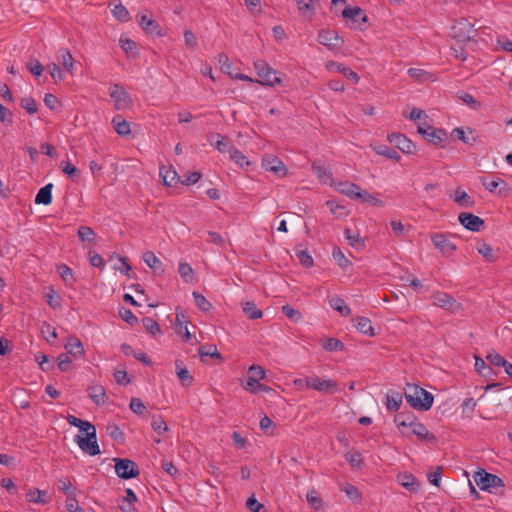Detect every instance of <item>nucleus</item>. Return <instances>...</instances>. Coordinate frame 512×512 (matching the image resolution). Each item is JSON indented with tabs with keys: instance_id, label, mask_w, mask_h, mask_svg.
Listing matches in <instances>:
<instances>
[{
	"instance_id": "1",
	"label": "nucleus",
	"mask_w": 512,
	"mask_h": 512,
	"mask_svg": "<svg viewBox=\"0 0 512 512\" xmlns=\"http://www.w3.org/2000/svg\"><path fill=\"white\" fill-rule=\"evenodd\" d=\"M404 395L409 405L415 409L427 411L433 405V395L416 384H407Z\"/></svg>"
},
{
	"instance_id": "2",
	"label": "nucleus",
	"mask_w": 512,
	"mask_h": 512,
	"mask_svg": "<svg viewBox=\"0 0 512 512\" xmlns=\"http://www.w3.org/2000/svg\"><path fill=\"white\" fill-rule=\"evenodd\" d=\"M253 66L260 78L259 80H255V82L270 87L282 82L281 78L278 76L279 73L264 60L254 61Z\"/></svg>"
},
{
	"instance_id": "3",
	"label": "nucleus",
	"mask_w": 512,
	"mask_h": 512,
	"mask_svg": "<svg viewBox=\"0 0 512 512\" xmlns=\"http://www.w3.org/2000/svg\"><path fill=\"white\" fill-rule=\"evenodd\" d=\"M109 95L114 102V107L116 110L129 109L133 104L131 96L120 84L111 85L109 87Z\"/></svg>"
},
{
	"instance_id": "4",
	"label": "nucleus",
	"mask_w": 512,
	"mask_h": 512,
	"mask_svg": "<svg viewBox=\"0 0 512 512\" xmlns=\"http://www.w3.org/2000/svg\"><path fill=\"white\" fill-rule=\"evenodd\" d=\"M473 479L476 485L483 491L491 492L493 488L504 486L503 480L500 477L487 473L484 470L475 472Z\"/></svg>"
},
{
	"instance_id": "5",
	"label": "nucleus",
	"mask_w": 512,
	"mask_h": 512,
	"mask_svg": "<svg viewBox=\"0 0 512 512\" xmlns=\"http://www.w3.org/2000/svg\"><path fill=\"white\" fill-rule=\"evenodd\" d=\"M115 472L122 479H131L139 475L135 462L129 459L114 458Z\"/></svg>"
},
{
	"instance_id": "6",
	"label": "nucleus",
	"mask_w": 512,
	"mask_h": 512,
	"mask_svg": "<svg viewBox=\"0 0 512 512\" xmlns=\"http://www.w3.org/2000/svg\"><path fill=\"white\" fill-rule=\"evenodd\" d=\"M74 441L77 443L79 448L86 454L95 456L100 454V448L97 442L96 433L90 432L88 436L82 437L80 435L75 436Z\"/></svg>"
},
{
	"instance_id": "7",
	"label": "nucleus",
	"mask_w": 512,
	"mask_h": 512,
	"mask_svg": "<svg viewBox=\"0 0 512 512\" xmlns=\"http://www.w3.org/2000/svg\"><path fill=\"white\" fill-rule=\"evenodd\" d=\"M433 304L442 309L450 312H457L461 309L460 303H458L453 296L448 293L437 291L432 294Z\"/></svg>"
},
{
	"instance_id": "8",
	"label": "nucleus",
	"mask_w": 512,
	"mask_h": 512,
	"mask_svg": "<svg viewBox=\"0 0 512 512\" xmlns=\"http://www.w3.org/2000/svg\"><path fill=\"white\" fill-rule=\"evenodd\" d=\"M417 130L419 134L434 145L440 144L446 137V133L443 130L433 128L427 121L420 122Z\"/></svg>"
},
{
	"instance_id": "9",
	"label": "nucleus",
	"mask_w": 512,
	"mask_h": 512,
	"mask_svg": "<svg viewBox=\"0 0 512 512\" xmlns=\"http://www.w3.org/2000/svg\"><path fill=\"white\" fill-rule=\"evenodd\" d=\"M318 42L331 51H337L343 46V39L333 30H322L318 34Z\"/></svg>"
},
{
	"instance_id": "10",
	"label": "nucleus",
	"mask_w": 512,
	"mask_h": 512,
	"mask_svg": "<svg viewBox=\"0 0 512 512\" xmlns=\"http://www.w3.org/2000/svg\"><path fill=\"white\" fill-rule=\"evenodd\" d=\"M306 388L323 393H334L337 390V383L332 379L322 380L317 376H312L309 377V381H306Z\"/></svg>"
},
{
	"instance_id": "11",
	"label": "nucleus",
	"mask_w": 512,
	"mask_h": 512,
	"mask_svg": "<svg viewBox=\"0 0 512 512\" xmlns=\"http://www.w3.org/2000/svg\"><path fill=\"white\" fill-rule=\"evenodd\" d=\"M483 187L491 193H497L499 195H506L509 191L507 183L499 177H481L480 179Z\"/></svg>"
},
{
	"instance_id": "12",
	"label": "nucleus",
	"mask_w": 512,
	"mask_h": 512,
	"mask_svg": "<svg viewBox=\"0 0 512 512\" xmlns=\"http://www.w3.org/2000/svg\"><path fill=\"white\" fill-rule=\"evenodd\" d=\"M262 167L266 171H269L278 177H284L287 175L288 172L287 167L285 166L283 161L273 156L265 157L262 161Z\"/></svg>"
},
{
	"instance_id": "13",
	"label": "nucleus",
	"mask_w": 512,
	"mask_h": 512,
	"mask_svg": "<svg viewBox=\"0 0 512 512\" xmlns=\"http://www.w3.org/2000/svg\"><path fill=\"white\" fill-rule=\"evenodd\" d=\"M453 29L459 30V33L454 34V37L457 38L459 41H470L475 37L474 27L466 19L459 20L457 24L453 27Z\"/></svg>"
},
{
	"instance_id": "14",
	"label": "nucleus",
	"mask_w": 512,
	"mask_h": 512,
	"mask_svg": "<svg viewBox=\"0 0 512 512\" xmlns=\"http://www.w3.org/2000/svg\"><path fill=\"white\" fill-rule=\"evenodd\" d=\"M458 220L466 229L473 232H479L484 227V220L471 213L459 214Z\"/></svg>"
},
{
	"instance_id": "15",
	"label": "nucleus",
	"mask_w": 512,
	"mask_h": 512,
	"mask_svg": "<svg viewBox=\"0 0 512 512\" xmlns=\"http://www.w3.org/2000/svg\"><path fill=\"white\" fill-rule=\"evenodd\" d=\"M56 59L58 63L61 64L68 73L74 74L76 70V63L68 49L60 48L57 51Z\"/></svg>"
},
{
	"instance_id": "16",
	"label": "nucleus",
	"mask_w": 512,
	"mask_h": 512,
	"mask_svg": "<svg viewBox=\"0 0 512 512\" xmlns=\"http://www.w3.org/2000/svg\"><path fill=\"white\" fill-rule=\"evenodd\" d=\"M326 68L329 71H335V72L343 74L345 77H347L349 80L353 81L354 83H358L360 80V77L358 76V74L356 72H354L349 67H347L341 63H338L335 61H329L326 63Z\"/></svg>"
},
{
	"instance_id": "17",
	"label": "nucleus",
	"mask_w": 512,
	"mask_h": 512,
	"mask_svg": "<svg viewBox=\"0 0 512 512\" xmlns=\"http://www.w3.org/2000/svg\"><path fill=\"white\" fill-rule=\"evenodd\" d=\"M409 428L411 433L416 435L419 439L424 440L426 442H434L436 440L435 436L428 431V429L420 422L416 420H412L409 422Z\"/></svg>"
},
{
	"instance_id": "18",
	"label": "nucleus",
	"mask_w": 512,
	"mask_h": 512,
	"mask_svg": "<svg viewBox=\"0 0 512 512\" xmlns=\"http://www.w3.org/2000/svg\"><path fill=\"white\" fill-rule=\"evenodd\" d=\"M388 140L390 143H393L400 149L403 153H412L414 144L403 134H391L388 136Z\"/></svg>"
},
{
	"instance_id": "19",
	"label": "nucleus",
	"mask_w": 512,
	"mask_h": 512,
	"mask_svg": "<svg viewBox=\"0 0 512 512\" xmlns=\"http://www.w3.org/2000/svg\"><path fill=\"white\" fill-rule=\"evenodd\" d=\"M397 481L399 484L410 492H418L420 483L417 478L410 473H399L397 475Z\"/></svg>"
},
{
	"instance_id": "20",
	"label": "nucleus",
	"mask_w": 512,
	"mask_h": 512,
	"mask_svg": "<svg viewBox=\"0 0 512 512\" xmlns=\"http://www.w3.org/2000/svg\"><path fill=\"white\" fill-rule=\"evenodd\" d=\"M142 259L155 274L160 275L165 272L163 263L152 251H146Z\"/></svg>"
},
{
	"instance_id": "21",
	"label": "nucleus",
	"mask_w": 512,
	"mask_h": 512,
	"mask_svg": "<svg viewBox=\"0 0 512 512\" xmlns=\"http://www.w3.org/2000/svg\"><path fill=\"white\" fill-rule=\"evenodd\" d=\"M431 240L443 254H451L456 248L443 234H433Z\"/></svg>"
},
{
	"instance_id": "22",
	"label": "nucleus",
	"mask_w": 512,
	"mask_h": 512,
	"mask_svg": "<svg viewBox=\"0 0 512 512\" xmlns=\"http://www.w3.org/2000/svg\"><path fill=\"white\" fill-rule=\"evenodd\" d=\"M335 189L351 199H356L360 187L352 182L338 181L333 183Z\"/></svg>"
},
{
	"instance_id": "23",
	"label": "nucleus",
	"mask_w": 512,
	"mask_h": 512,
	"mask_svg": "<svg viewBox=\"0 0 512 512\" xmlns=\"http://www.w3.org/2000/svg\"><path fill=\"white\" fill-rule=\"evenodd\" d=\"M87 390L89 397L96 405H104L107 402L108 398L102 385H92L89 386Z\"/></svg>"
},
{
	"instance_id": "24",
	"label": "nucleus",
	"mask_w": 512,
	"mask_h": 512,
	"mask_svg": "<svg viewBox=\"0 0 512 512\" xmlns=\"http://www.w3.org/2000/svg\"><path fill=\"white\" fill-rule=\"evenodd\" d=\"M402 394L395 390H389L386 394V408L388 411L395 412L400 409L402 404Z\"/></svg>"
},
{
	"instance_id": "25",
	"label": "nucleus",
	"mask_w": 512,
	"mask_h": 512,
	"mask_svg": "<svg viewBox=\"0 0 512 512\" xmlns=\"http://www.w3.org/2000/svg\"><path fill=\"white\" fill-rule=\"evenodd\" d=\"M65 349L67 350L68 354L77 359L81 358L85 353L81 341L76 337H70L68 339V342L65 344Z\"/></svg>"
},
{
	"instance_id": "26",
	"label": "nucleus",
	"mask_w": 512,
	"mask_h": 512,
	"mask_svg": "<svg viewBox=\"0 0 512 512\" xmlns=\"http://www.w3.org/2000/svg\"><path fill=\"white\" fill-rule=\"evenodd\" d=\"M328 303L333 310L337 311L342 316H348L351 313L349 306L339 296H329Z\"/></svg>"
},
{
	"instance_id": "27",
	"label": "nucleus",
	"mask_w": 512,
	"mask_h": 512,
	"mask_svg": "<svg viewBox=\"0 0 512 512\" xmlns=\"http://www.w3.org/2000/svg\"><path fill=\"white\" fill-rule=\"evenodd\" d=\"M354 326L360 333L366 336H375V330L372 326L371 320L366 317H357L355 319Z\"/></svg>"
},
{
	"instance_id": "28",
	"label": "nucleus",
	"mask_w": 512,
	"mask_h": 512,
	"mask_svg": "<svg viewBox=\"0 0 512 512\" xmlns=\"http://www.w3.org/2000/svg\"><path fill=\"white\" fill-rule=\"evenodd\" d=\"M52 189L53 184L48 183L44 187H42L36 197H35V203L36 204H43V205H49L52 202Z\"/></svg>"
},
{
	"instance_id": "29",
	"label": "nucleus",
	"mask_w": 512,
	"mask_h": 512,
	"mask_svg": "<svg viewBox=\"0 0 512 512\" xmlns=\"http://www.w3.org/2000/svg\"><path fill=\"white\" fill-rule=\"evenodd\" d=\"M453 199L458 205L464 208H470L475 203L473 198L460 188L455 190Z\"/></svg>"
},
{
	"instance_id": "30",
	"label": "nucleus",
	"mask_w": 512,
	"mask_h": 512,
	"mask_svg": "<svg viewBox=\"0 0 512 512\" xmlns=\"http://www.w3.org/2000/svg\"><path fill=\"white\" fill-rule=\"evenodd\" d=\"M342 16L348 20H351L353 23H357L358 25L359 20L365 22L367 19L359 7L345 8L342 12Z\"/></svg>"
},
{
	"instance_id": "31",
	"label": "nucleus",
	"mask_w": 512,
	"mask_h": 512,
	"mask_svg": "<svg viewBox=\"0 0 512 512\" xmlns=\"http://www.w3.org/2000/svg\"><path fill=\"white\" fill-rule=\"evenodd\" d=\"M407 74L415 79V80H418V81H434L435 80V77L433 76V74L423 70V69H420V68H409L408 71H407Z\"/></svg>"
},
{
	"instance_id": "32",
	"label": "nucleus",
	"mask_w": 512,
	"mask_h": 512,
	"mask_svg": "<svg viewBox=\"0 0 512 512\" xmlns=\"http://www.w3.org/2000/svg\"><path fill=\"white\" fill-rule=\"evenodd\" d=\"M112 123L114 125V129L120 136H127L130 134V125L124 120L121 116H116L113 118Z\"/></svg>"
},
{
	"instance_id": "33",
	"label": "nucleus",
	"mask_w": 512,
	"mask_h": 512,
	"mask_svg": "<svg viewBox=\"0 0 512 512\" xmlns=\"http://www.w3.org/2000/svg\"><path fill=\"white\" fill-rule=\"evenodd\" d=\"M243 312L249 319L255 320L262 317L263 313L258 309L254 302L247 301L242 304Z\"/></svg>"
},
{
	"instance_id": "34",
	"label": "nucleus",
	"mask_w": 512,
	"mask_h": 512,
	"mask_svg": "<svg viewBox=\"0 0 512 512\" xmlns=\"http://www.w3.org/2000/svg\"><path fill=\"white\" fill-rule=\"evenodd\" d=\"M298 5L300 14L312 17L315 13V4L319 0H309V3H304V0H295Z\"/></svg>"
},
{
	"instance_id": "35",
	"label": "nucleus",
	"mask_w": 512,
	"mask_h": 512,
	"mask_svg": "<svg viewBox=\"0 0 512 512\" xmlns=\"http://www.w3.org/2000/svg\"><path fill=\"white\" fill-rule=\"evenodd\" d=\"M344 235L346 240L352 247L359 249L364 246V241L360 237L358 232H353L350 229H345Z\"/></svg>"
},
{
	"instance_id": "36",
	"label": "nucleus",
	"mask_w": 512,
	"mask_h": 512,
	"mask_svg": "<svg viewBox=\"0 0 512 512\" xmlns=\"http://www.w3.org/2000/svg\"><path fill=\"white\" fill-rule=\"evenodd\" d=\"M356 199H361L365 203H369L372 206L381 207L383 206V201L379 198L375 197L374 195L370 194L369 192L365 190L359 189V192L357 193Z\"/></svg>"
},
{
	"instance_id": "37",
	"label": "nucleus",
	"mask_w": 512,
	"mask_h": 512,
	"mask_svg": "<svg viewBox=\"0 0 512 512\" xmlns=\"http://www.w3.org/2000/svg\"><path fill=\"white\" fill-rule=\"evenodd\" d=\"M178 272L184 282L192 283L194 282V270L193 268L186 262H181L178 267Z\"/></svg>"
},
{
	"instance_id": "38",
	"label": "nucleus",
	"mask_w": 512,
	"mask_h": 512,
	"mask_svg": "<svg viewBox=\"0 0 512 512\" xmlns=\"http://www.w3.org/2000/svg\"><path fill=\"white\" fill-rule=\"evenodd\" d=\"M45 494H46V491H42V490H39L36 488L30 489L26 493V499L32 503L45 504V503H47V500L44 498Z\"/></svg>"
},
{
	"instance_id": "39",
	"label": "nucleus",
	"mask_w": 512,
	"mask_h": 512,
	"mask_svg": "<svg viewBox=\"0 0 512 512\" xmlns=\"http://www.w3.org/2000/svg\"><path fill=\"white\" fill-rule=\"evenodd\" d=\"M77 235L82 242H88L89 244L95 243V233L88 226H80Z\"/></svg>"
},
{
	"instance_id": "40",
	"label": "nucleus",
	"mask_w": 512,
	"mask_h": 512,
	"mask_svg": "<svg viewBox=\"0 0 512 512\" xmlns=\"http://www.w3.org/2000/svg\"><path fill=\"white\" fill-rule=\"evenodd\" d=\"M476 249L486 260L494 261L496 259L494 250L489 244L485 242L478 243Z\"/></svg>"
},
{
	"instance_id": "41",
	"label": "nucleus",
	"mask_w": 512,
	"mask_h": 512,
	"mask_svg": "<svg viewBox=\"0 0 512 512\" xmlns=\"http://www.w3.org/2000/svg\"><path fill=\"white\" fill-rule=\"evenodd\" d=\"M144 328L152 335L157 336L161 334V328L159 324L150 317H145L142 320Z\"/></svg>"
},
{
	"instance_id": "42",
	"label": "nucleus",
	"mask_w": 512,
	"mask_h": 512,
	"mask_svg": "<svg viewBox=\"0 0 512 512\" xmlns=\"http://www.w3.org/2000/svg\"><path fill=\"white\" fill-rule=\"evenodd\" d=\"M112 14L117 20L121 22H126L130 19V14L127 8L122 4L115 5L112 9Z\"/></svg>"
},
{
	"instance_id": "43",
	"label": "nucleus",
	"mask_w": 512,
	"mask_h": 512,
	"mask_svg": "<svg viewBox=\"0 0 512 512\" xmlns=\"http://www.w3.org/2000/svg\"><path fill=\"white\" fill-rule=\"evenodd\" d=\"M58 272L66 285H69V286L73 285L74 276H73V272H72L71 268H69L65 264H62L58 267Z\"/></svg>"
},
{
	"instance_id": "44",
	"label": "nucleus",
	"mask_w": 512,
	"mask_h": 512,
	"mask_svg": "<svg viewBox=\"0 0 512 512\" xmlns=\"http://www.w3.org/2000/svg\"><path fill=\"white\" fill-rule=\"evenodd\" d=\"M306 500L314 510H320L322 508V499L314 489L307 493Z\"/></svg>"
},
{
	"instance_id": "45",
	"label": "nucleus",
	"mask_w": 512,
	"mask_h": 512,
	"mask_svg": "<svg viewBox=\"0 0 512 512\" xmlns=\"http://www.w3.org/2000/svg\"><path fill=\"white\" fill-rule=\"evenodd\" d=\"M347 497L354 501V502H360L362 499V495L357 487L351 484H346L342 489Z\"/></svg>"
},
{
	"instance_id": "46",
	"label": "nucleus",
	"mask_w": 512,
	"mask_h": 512,
	"mask_svg": "<svg viewBox=\"0 0 512 512\" xmlns=\"http://www.w3.org/2000/svg\"><path fill=\"white\" fill-rule=\"evenodd\" d=\"M193 298L195 300L196 306L204 312L211 310L212 304L200 293L193 292Z\"/></svg>"
},
{
	"instance_id": "47",
	"label": "nucleus",
	"mask_w": 512,
	"mask_h": 512,
	"mask_svg": "<svg viewBox=\"0 0 512 512\" xmlns=\"http://www.w3.org/2000/svg\"><path fill=\"white\" fill-rule=\"evenodd\" d=\"M177 368V376L181 381L182 385L189 386L193 381V377L190 375L189 371L186 368H181L179 362H176Z\"/></svg>"
},
{
	"instance_id": "48",
	"label": "nucleus",
	"mask_w": 512,
	"mask_h": 512,
	"mask_svg": "<svg viewBox=\"0 0 512 512\" xmlns=\"http://www.w3.org/2000/svg\"><path fill=\"white\" fill-rule=\"evenodd\" d=\"M230 158L240 167L250 165V162L247 160V157L236 148L230 150Z\"/></svg>"
},
{
	"instance_id": "49",
	"label": "nucleus",
	"mask_w": 512,
	"mask_h": 512,
	"mask_svg": "<svg viewBox=\"0 0 512 512\" xmlns=\"http://www.w3.org/2000/svg\"><path fill=\"white\" fill-rule=\"evenodd\" d=\"M377 154L387 157L388 159H393L399 161L401 156L400 154L393 148L388 146H379L376 150Z\"/></svg>"
},
{
	"instance_id": "50",
	"label": "nucleus",
	"mask_w": 512,
	"mask_h": 512,
	"mask_svg": "<svg viewBox=\"0 0 512 512\" xmlns=\"http://www.w3.org/2000/svg\"><path fill=\"white\" fill-rule=\"evenodd\" d=\"M323 349L326 351H341L344 344L336 338H328L322 344Z\"/></svg>"
},
{
	"instance_id": "51",
	"label": "nucleus",
	"mask_w": 512,
	"mask_h": 512,
	"mask_svg": "<svg viewBox=\"0 0 512 512\" xmlns=\"http://www.w3.org/2000/svg\"><path fill=\"white\" fill-rule=\"evenodd\" d=\"M160 175L163 177L164 185L166 186H174L179 181L177 176V172L174 170H168L165 174L162 172V168H160Z\"/></svg>"
},
{
	"instance_id": "52",
	"label": "nucleus",
	"mask_w": 512,
	"mask_h": 512,
	"mask_svg": "<svg viewBox=\"0 0 512 512\" xmlns=\"http://www.w3.org/2000/svg\"><path fill=\"white\" fill-rule=\"evenodd\" d=\"M20 106L25 109L28 114H34L37 112V104L32 97L22 98L20 101Z\"/></svg>"
},
{
	"instance_id": "53",
	"label": "nucleus",
	"mask_w": 512,
	"mask_h": 512,
	"mask_svg": "<svg viewBox=\"0 0 512 512\" xmlns=\"http://www.w3.org/2000/svg\"><path fill=\"white\" fill-rule=\"evenodd\" d=\"M248 377L255 380H262L266 377V372L261 366L254 364L248 369Z\"/></svg>"
},
{
	"instance_id": "54",
	"label": "nucleus",
	"mask_w": 512,
	"mask_h": 512,
	"mask_svg": "<svg viewBox=\"0 0 512 512\" xmlns=\"http://www.w3.org/2000/svg\"><path fill=\"white\" fill-rule=\"evenodd\" d=\"M282 312L287 318L294 322H298L302 319L301 313L298 310L291 307L290 305L283 306Z\"/></svg>"
},
{
	"instance_id": "55",
	"label": "nucleus",
	"mask_w": 512,
	"mask_h": 512,
	"mask_svg": "<svg viewBox=\"0 0 512 512\" xmlns=\"http://www.w3.org/2000/svg\"><path fill=\"white\" fill-rule=\"evenodd\" d=\"M199 354L202 359H204L205 357H208V356L221 358L220 353L217 351V348L214 345H208V346L201 347L199 349Z\"/></svg>"
},
{
	"instance_id": "56",
	"label": "nucleus",
	"mask_w": 512,
	"mask_h": 512,
	"mask_svg": "<svg viewBox=\"0 0 512 512\" xmlns=\"http://www.w3.org/2000/svg\"><path fill=\"white\" fill-rule=\"evenodd\" d=\"M296 257L299 260V262L306 268L312 267L314 264L313 258L307 251H297Z\"/></svg>"
},
{
	"instance_id": "57",
	"label": "nucleus",
	"mask_w": 512,
	"mask_h": 512,
	"mask_svg": "<svg viewBox=\"0 0 512 512\" xmlns=\"http://www.w3.org/2000/svg\"><path fill=\"white\" fill-rule=\"evenodd\" d=\"M47 70L51 77L56 81H61L64 79V72L59 68L56 63H50L47 65Z\"/></svg>"
},
{
	"instance_id": "58",
	"label": "nucleus",
	"mask_w": 512,
	"mask_h": 512,
	"mask_svg": "<svg viewBox=\"0 0 512 512\" xmlns=\"http://www.w3.org/2000/svg\"><path fill=\"white\" fill-rule=\"evenodd\" d=\"M452 134L465 144H473L475 142V138L467 136L463 128L458 127L453 129Z\"/></svg>"
},
{
	"instance_id": "59",
	"label": "nucleus",
	"mask_w": 512,
	"mask_h": 512,
	"mask_svg": "<svg viewBox=\"0 0 512 512\" xmlns=\"http://www.w3.org/2000/svg\"><path fill=\"white\" fill-rule=\"evenodd\" d=\"M217 141H216V149L220 152V153H229L230 154V150H233L234 147L232 145H230L229 142H227L225 140L224 137H222L221 135L217 134Z\"/></svg>"
},
{
	"instance_id": "60",
	"label": "nucleus",
	"mask_w": 512,
	"mask_h": 512,
	"mask_svg": "<svg viewBox=\"0 0 512 512\" xmlns=\"http://www.w3.org/2000/svg\"><path fill=\"white\" fill-rule=\"evenodd\" d=\"M333 258L342 269H346L348 266L351 265V262L345 257V255L339 249L333 251Z\"/></svg>"
},
{
	"instance_id": "61",
	"label": "nucleus",
	"mask_w": 512,
	"mask_h": 512,
	"mask_svg": "<svg viewBox=\"0 0 512 512\" xmlns=\"http://www.w3.org/2000/svg\"><path fill=\"white\" fill-rule=\"evenodd\" d=\"M58 367L61 371L66 372L69 370L72 360L66 353H62L57 358Z\"/></svg>"
},
{
	"instance_id": "62",
	"label": "nucleus",
	"mask_w": 512,
	"mask_h": 512,
	"mask_svg": "<svg viewBox=\"0 0 512 512\" xmlns=\"http://www.w3.org/2000/svg\"><path fill=\"white\" fill-rule=\"evenodd\" d=\"M487 360L496 367H503L507 361L500 354L492 352L487 355Z\"/></svg>"
},
{
	"instance_id": "63",
	"label": "nucleus",
	"mask_w": 512,
	"mask_h": 512,
	"mask_svg": "<svg viewBox=\"0 0 512 512\" xmlns=\"http://www.w3.org/2000/svg\"><path fill=\"white\" fill-rule=\"evenodd\" d=\"M460 99L466 104L468 105L469 107H471L472 109H479L481 104L479 101H477L473 95L469 94V93H463L460 95Z\"/></svg>"
},
{
	"instance_id": "64",
	"label": "nucleus",
	"mask_w": 512,
	"mask_h": 512,
	"mask_svg": "<svg viewBox=\"0 0 512 512\" xmlns=\"http://www.w3.org/2000/svg\"><path fill=\"white\" fill-rule=\"evenodd\" d=\"M130 409L137 415H142L146 407L143 402L138 398H132L130 401Z\"/></svg>"
}]
</instances>
